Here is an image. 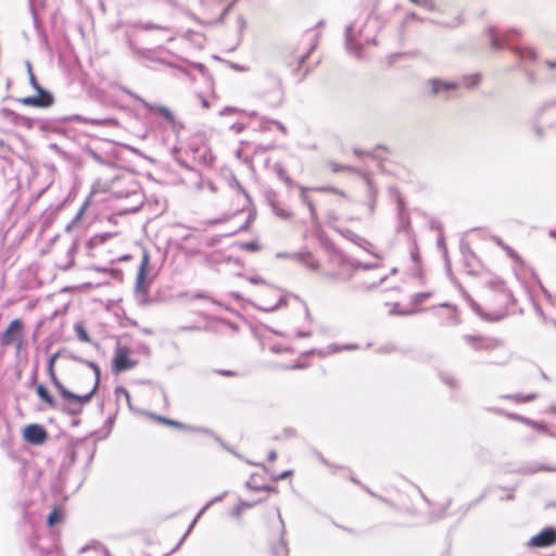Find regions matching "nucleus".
Masks as SVG:
<instances>
[{"label":"nucleus","instance_id":"nucleus-57","mask_svg":"<svg viewBox=\"0 0 556 556\" xmlns=\"http://www.w3.org/2000/svg\"><path fill=\"white\" fill-rule=\"evenodd\" d=\"M277 257H290V258H292V260H293L292 254H288V253H278V254H277Z\"/></svg>","mask_w":556,"mask_h":556},{"label":"nucleus","instance_id":"nucleus-31","mask_svg":"<svg viewBox=\"0 0 556 556\" xmlns=\"http://www.w3.org/2000/svg\"><path fill=\"white\" fill-rule=\"evenodd\" d=\"M60 519V515H59V511L56 509H53L49 516H48V519H47V522L49 526H54Z\"/></svg>","mask_w":556,"mask_h":556},{"label":"nucleus","instance_id":"nucleus-42","mask_svg":"<svg viewBox=\"0 0 556 556\" xmlns=\"http://www.w3.org/2000/svg\"><path fill=\"white\" fill-rule=\"evenodd\" d=\"M244 128L245 126L242 123H235L230 126V129L238 134L241 132Z\"/></svg>","mask_w":556,"mask_h":556},{"label":"nucleus","instance_id":"nucleus-34","mask_svg":"<svg viewBox=\"0 0 556 556\" xmlns=\"http://www.w3.org/2000/svg\"><path fill=\"white\" fill-rule=\"evenodd\" d=\"M533 131L536 136L538 139H541L543 138V135H544V130L543 128L539 125V116L536 117V121L534 122L533 124Z\"/></svg>","mask_w":556,"mask_h":556},{"label":"nucleus","instance_id":"nucleus-38","mask_svg":"<svg viewBox=\"0 0 556 556\" xmlns=\"http://www.w3.org/2000/svg\"><path fill=\"white\" fill-rule=\"evenodd\" d=\"M115 393L117 396L130 397L129 392L123 387H117Z\"/></svg>","mask_w":556,"mask_h":556},{"label":"nucleus","instance_id":"nucleus-16","mask_svg":"<svg viewBox=\"0 0 556 556\" xmlns=\"http://www.w3.org/2000/svg\"><path fill=\"white\" fill-rule=\"evenodd\" d=\"M36 393L41 401H43L49 407L55 408L56 402L53 396L50 395L47 388L43 384H38L36 388Z\"/></svg>","mask_w":556,"mask_h":556},{"label":"nucleus","instance_id":"nucleus-55","mask_svg":"<svg viewBox=\"0 0 556 556\" xmlns=\"http://www.w3.org/2000/svg\"><path fill=\"white\" fill-rule=\"evenodd\" d=\"M547 66L552 70H556V62H553V61H547L546 62Z\"/></svg>","mask_w":556,"mask_h":556},{"label":"nucleus","instance_id":"nucleus-53","mask_svg":"<svg viewBox=\"0 0 556 556\" xmlns=\"http://www.w3.org/2000/svg\"><path fill=\"white\" fill-rule=\"evenodd\" d=\"M276 458H277V453H276V451H274V450H273V451H270V452L268 453V459H269L270 462H274Z\"/></svg>","mask_w":556,"mask_h":556},{"label":"nucleus","instance_id":"nucleus-36","mask_svg":"<svg viewBox=\"0 0 556 556\" xmlns=\"http://www.w3.org/2000/svg\"><path fill=\"white\" fill-rule=\"evenodd\" d=\"M324 276H325V278H327L331 281H341L344 279L341 277L340 274H337V273H326V274H324Z\"/></svg>","mask_w":556,"mask_h":556},{"label":"nucleus","instance_id":"nucleus-49","mask_svg":"<svg viewBox=\"0 0 556 556\" xmlns=\"http://www.w3.org/2000/svg\"><path fill=\"white\" fill-rule=\"evenodd\" d=\"M315 455L320 463H323L326 466H330V464L327 462V459L319 452H316Z\"/></svg>","mask_w":556,"mask_h":556},{"label":"nucleus","instance_id":"nucleus-33","mask_svg":"<svg viewBox=\"0 0 556 556\" xmlns=\"http://www.w3.org/2000/svg\"><path fill=\"white\" fill-rule=\"evenodd\" d=\"M242 248L247 251L256 252L260 250V245L256 241H250L243 243Z\"/></svg>","mask_w":556,"mask_h":556},{"label":"nucleus","instance_id":"nucleus-48","mask_svg":"<svg viewBox=\"0 0 556 556\" xmlns=\"http://www.w3.org/2000/svg\"><path fill=\"white\" fill-rule=\"evenodd\" d=\"M504 250L507 252V254L511 257V258H517V254L515 253V251L509 248L508 245L504 247Z\"/></svg>","mask_w":556,"mask_h":556},{"label":"nucleus","instance_id":"nucleus-23","mask_svg":"<svg viewBox=\"0 0 556 556\" xmlns=\"http://www.w3.org/2000/svg\"><path fill=\"white\" fill-rule=\"evenodd\" d=\"M517 53L522 60H530L535 61L536 60V53L531 48H520L517 50Z\"/></svg>","mask_w":556,"mask_h":556},{"label":"nucleus","instance_id":"nucleus-9","mask_svg":"<svg viewBox=\"0 0 556 556\" xmlns=\"http://www.w3.org/2000/svg\"><path fill=\"white\" fill-rule=\"evenodd\" d=\"M24 439L31 444H42L47 439V432L42 426L31 424L25 427Z\"/></svg>","mask_w":556,"mask_h":556},{"label":"nucleus","instance_id":"nucleus-12","mask_svg":"<svg viewBox=\"0 0 556 556\" xmlns=\"http://www.w3.org/2000/svg\"><path fill=\"white\" fill-rule=\"evenodd\" d=\"M262 84L268 87V91L276 93L278 98L281 97V79L278 75L266 73L262 78Z\"/></svg>","mask_w":556,"mask_h":556},{"label":"nucleus","instance_id":"nucleus-62","mask_svg":"<svg viewBox=\"0 0 556 556\" xmlns=\"http://www.w3.org/2000/svg\"><path fill=\"white\" fill-rule=\"evenodd\" d=\"M207 187H208V189H210L212 192H215V191H216V188H215V186H214V184H213V182H207Z\"/></svg>","mask_w":556,"mask_h":556},{"label":"nucleus","instance_id":"nucleus-51","mask_svg":"<svg viewBox=\"0 0 556 556\" xmlns=\"http://www.w3.org/2000/svg\"><path fill=\"white\" fill-rule=\"evenodd\" d=\"M86 205H87V204H85V205L80 208V211L77 213L76 217L74 218L73 223H76V222H78V220L80 219V217L83 216L84 211H85V208H86Z\"/></svg>","mask_w":556,"mask_h":556},{"label":"nucleus","instance_id":"nucleus-63","mask_svg":"<svg viewBox=\"0 0 556 556\" xmlns=\"http://www.w3.org/2000/svg\"><path fill=\"white\" fill-rule=\"evenodd\" d=\"M496 243L502 247L504 249V247H506V244H504V242L500 239V238H496Z\"/></svg>","mask_w":556,"mask_h":556},{"label":"nucleus","instance_id":"nucleus-15","mask_svg":"<svg viewBox=\"0 0 556 556\" xmlns=\"http://www.w3.org/2000/svg\"><path fill=\"white\" fill-rule=\"evenodd\" d=\"M296 187L301 191V194H300L301 201L308 207L312 220L316 222L317 220L316 208H315V205L312 202V200L306 195L307 188L300 186V185H296Z\"/></svg>","mask_w":556,"mask_h":556},{"label":"nucleus","instance_id":"nucleus-29","mask_svg":"<svg viewBox=\"0 0 556 556\" xmlns=\"http://www.w3.org/2000/svg\"><path fill=\"white\" fill-rule=\"evenodd\" d=\"M412 3L421 7L428 11H433L435 5L432 0H409Z\"/></svg>","mask_w":556,"mask_h":556},{"label":"nucleus","instance_id":"nucleus-24","mask_svg":"<svg viewBox=\"0 0 556 556\" xmlns=\"http://www.w3.org/2000/svg\"><path fill=\"white\" fill-rule=\"evenodd\" d=\"M440 378H441V380H442L446 386H448V387H450V388H452V389H455V388H457V387H458L457 379H456L453 375H451V374H448V372H441V374H440Z\"/></svg>","mask_w":556,"mask_h":556},{"label":"nucleus","instance_id":"nucleus-52","mask_svg":"<svg viewBox=\"0 0 556 556\" xmlns=\"http://www.w3.org/2000/svg\"><path fill=\"white\" fill-rule=\"evenodd\" d=\"M471 307L477 314L482 315L480 306L477 303L471 302Z\"/></svg>","mask_w":556,"mask_h":556},{"label":"nucleus","instance_id":"nucleus-4","mask_svg":"<svg viewBox=\"0 0 556 556\" xmlns=\"http://www.w3.org/2000/svg\"><path fill=\"white\" fill-rule=\"evenodd\" d=\"M22 330L23 323L20 319L12 320L4 332L1 334L0 343L2 345H10L14 342L17 343V350L22 345Z\"/></svg>","mask_w":556,"mask_h":556},{"label":"nucleus","instance_id":"nucleus-26","mask_svg":"<svg viewBox=\"0 0 556 556\" xmlns=\"http://www.w3.org/2000/svg\"><path fill=\"white\" fill-rule=\"evenodd\" d=\"M254 503H248L244 501H241L232 510V516L236 518H239L242 514V511L247 508L253 507Z\"/></svg>","mask_w":556,"mask_h":556},{"label":"nucleus","instance_id":"nucleus-59","mask_svg":"<svg viewBox=\"0 0 556 556\" xmlns=\"http://www.w3.org/2000/svg\"><path fill=\"white\" fill-rule=\"evenodd\" d=\"M219 374H222L224 376H232L233 375V372L230 370H222V371H219Z\"/></svg>","mask_w":556,"mask_h":556},{"label":"nucleus","instance_id":"nucleus-45","mask_svg":"<svg viewBox=\"0 0 556 556\" xmlns=\"http://www.w3.org/2000/svg\"><path fill=\"white\" fill-rule=\"evenodd\" d=\"M270 124L275 125L282 134H287L286 127L278 121H270Z\"/></svg>","mask_w":556,"mask_h":556},{"label":"nucleus","instance_id":"nucleus-40","mask_svg":"<svg viewBox=\"0 0 556 556\" xmlns=\"http://www.w3.org/2000/svg\"><path fill=\"white\" fill-rule=\"evenodd\" d=\"M275 553L278 555L287 553V547L283 541H280L279 545L275 548Z\"/></svg>","mask_w":556,"mask_h":556},{"label":"nucleus","instance_id":"nucleus-8","mask_svg":"<svg viewBox=\"0 0 556 556\" xmlns=\"http://www.w3.org/2000/svg\"><path fill=\"white\" fill-rule=\"evenodd\" d=\"M136 362L129 358V351L125 346L118 345L116 348L115 356L113 359V370L115 372H122L127 369L134 368Z\"/></svg>","mask_w":556,"mask_h":556},{"label":"nucleus","instance_id":"nucleus-21","mask_svg":"<svg viewBox=\"0 0 556 556\" xmlns=\"http://www.w3.org/2000/svg\"><path fill=\"white\" fill-rule=\"evenodd\" d=\"M223 500V495H219V496H216L214 497L213 500H211L208 503L205 504V506L198 513V515L195 516V518L193 519V521L191 522L188 531H187V534L191 531V529L194 527V525L197 523V521L199 520V518L204 514V511L211 506L213 505L214 503L216 502H219Z\"/></svg>","mask_w":556,"mask_h":556},{"label":"nucleus","instance_id":"nucleus-47","mask_svg":"<svg viewBox=\"0 0 556 556\" xmlns=\"http://www.w3.org/2000/svg\"><path fill=\"white\" fill-rule=\"evenodd\" d=\"M253 285L264 283L265 281L260 277H250L248 279Z\"/></svg>","mask_w":556,"mask_h":556},{"label":"nucleus","instance_id":"nucleus-28","mask_svg":"<svg viewBox=\"0 0 556 556\" xmlns=\"http://www.w3.org/2000/svg\"><path fill=\"white\" fill-rule=\"evenodd\" d=\"M329 167L330 169L333 172V173H338L340 170H349V172H352V173H355L356 172V168L352 167V166H349V165H341V164H338V163H334V162H330L329 163Z\"/></svg>","mask_w":556,"mask_h":556},{"label":"nucleus","instance_id":"nucleus-39","mask_svg":"<svg viewBox=\"0 0 556 556\" xmlns=\"http://www.w3.org/2000/svg\"><path fill=\"white\" fill-rule=\"evenodd\" d=\"M28 77H29V83H30L31 87L35 90H39V88H41V86L37 83L34 73H30V75H28Z\"/></svg>","mask_w":556,"mask_h":556},{"label":"nucleus","instance_id":"nucleus-18","mask_svg":"<svg viewBox=\"0 0 556 556\" xmlns=\"http://www.w3.org/2000/svg\"><path fill=\"white\" fill-rule=\"evenodd\" d=\"M341 266L342 268H351V269H371L374 267H376V265H371V264H364V263H361V262H356V261H342L341 263Z\"/></svg>","mask_w":556,"mask_h":556},{"label":"nucleus","instance_id":"nucleus-20","mask_svg":"<svg viewBox=\"0 0 556 556\" xmlns=\"http://www.w3.org/2000/svg\"><path fill=\"white\" fill-rule=\"evenodd\" d=\"M155 418H156L159 421H161V422H163V424H165V425L173 426V427H176V428H178V429H182V430H193V428H192V427H189V426H187V425H184V424H181V422H179V421H176V420H173V419H168V418H166V417L155 416Z\"/></svg>","mask_w":556,"mask_h":556},{"label":"nucleus","instance_id":"nucleus-64","mask_svg":"<svg viewBox=\"0 0 556 556\" xmlns=\"http://www.w3.org/2000/svg\"><path fill=\"white\" fill-rule=\"evenodd\" d=\"M202 105L204 108H208V101L206 99H202Z\"/></svg>","mask_w":556,"mask_h":556},{"label":"nucleus","instance_id":"nucleus-56","mask_svg":"<svg viewBox=\"0 0 556 556\" xmlns=\"http://www.w3.org/2000/svg\"><path fill=\"white\" fill-rule=\"evenodd\" d=\"M386 279H387V276H386V275H384V276H381V277L379 278L378 282H377V283H375L372 287H377V286L381 285Z\"/></svg>","mask_w":556,"mask_h":556},{"label":"nucleus","instance_id":"nucleus-43","mask_svg":"<svg viewBox=\"0 0 556 556\" xmlns=\"http://www.w3.org/2000/svg\"><path fill=\"white\" fill-rule=\"evenodd\" d=\"M292 475L291 470H285L281 473H279L277 477H275V480H283Z\"/></svg>","mask_w":556,"mask_h":556},{"label":"nucleus","instance_id":"nucleus-3","mask_svg":"<svg viewBox=\"0 0 556 556\" xmlns=\"http://www.w3.org/2000/svg\"><path fill=\"white\" fill-rule=\"evenodd\" d=\"M96 391L97 383L93 384L92 389L87 394L78 395L74 393L75 397L62 396L64 400L68 402V404L64 406L62 409L70 415L80 414L83 406L90 402Z\"/></svg>","mask_w":556,"mask_h":556},{"label":"nucleus","instance_id":"nucleus-17","mask_svg":"<svg viewBox=\"0 0 556 556\" xmlns=\"http://www.w3.org/2000/svg\"><path fill=\"white\" fill-rule=\"evenodd\" d=\"M274 170L277 177L282 180L288 187L294 186V181L287 174L283 165L281 163L274 164Z\"/></svg>","mask_w":556,"mask_h":556},{"label":"nucleus","instance_id":"nucleus-41","mask_svg":"<svg viewBox=\"0 0 556 556\" xmlns=\"http://www.w3.org/2000/svg\"><path fill=\"white\" fill-rule=\"evenodd\" d=\"M317 191H331V192H334L337 194H340V195H344L343 192L339 191L338 189L333 188V187H321V188H317L316 189Z\"/></svg>","mask_w":556,"mask_h":556},{"label":"nucleus","instance_id":"nucleus-1","mask_svg":"<svg viewBox=\"0 0 556 556\" xmlns=\"http://www.w3.org/2000/svg\"><path fill=\"white\" fill-rule=\"evenodd\" d=\"M463 339L473 351L486 352L489 354L486 362L490 364L505 365L510 361L509 350L498 339L471 334H466Z\"/></svg>","mask_w":556,"mask_h":556},{"label":"nucleus","instance_id":"nucleus-61","mask_svg":"<svg viewBox=\"0 0 556 556\" xmlns=\"http://www.w3.org/2000/svg\"><path fill=\"white\" fill-rule=\"evenodd\" d=\"M26 70H27V72H28V75H30V73H33L31 64H30V62H28V61L26 62Z\"/></svg>","mask_w":556,"mask_h":556},{"label":"nucleus","instance_id":"nucleus-30","mask_svg":"<svg viewBox=\"0 0 556 556\" xmlns=\"http://www.w3.org/2000/svg\"><path fill=\"white\" fill-rule=\"evenodd\" d=\"M490 40H491V45H492L493 49L498 50L502 48L501 40L494 33V29H492V28L490 29Z\"/></svg>","mask_w":556,"mask_h":556},{"label":"nucleus","instance_id":"nucleus-7","mask_svg":"<svg viewBox=\"0 0 556 556\" xmlns=\"http://www.w3.org/2000/svg\"><path fill=\"white\" fill-rule=\"evenodd\" d=\"M36 91V96L25 97L21 99V102L24 105L36 108H49L53 104L54 98L49 91L45 90L42 87Z\"/></svg>","mask_w":556,"mask_h":556},{"label":"nucleus","instance_id":"nucleus-37","mask_svg":"<svg viewBox=\"0 0 556 556\" xmlns=\"http://www.w3.org/2000/svg\"><path fill=\"white\" fill-rule=\"evenodd\" d=\"M479 79H480V75L479 74H475L471 77L466 78L467 86L468 87H475L478 84Z\"/></svg>","mask_w":556,"mask_h":556},{"label":"nucleus","instance_id":"nucleus-27","mask_svg":"<svg viewBox=\"0 0 556 556\" xmlns=\"http://www.w3.org/2000/svg\"><path fill=\"white\" fill-rule=\"evenodd\" d=\"M74 329H75L77 338L80 341H83V342H89L90 341V338H89L87 331L85 330V328L80 324H76Z\"/></svg>","mask_w":556,"mask_h":556},{"label":"nucleus","instance_id":"nucleus-5","mask_svg":"<svg viewBox=\"0 0 556 556\" xmlns=\"http://www.w3.org/2000/svg\"><path fill=\"white\" fill-rule=\"evenodd\" d=\"M556 544V528L546 527L538 534L533 535L528 545L530 547L544 548Z\"/></svg>","mask_w":556,"mask_h":556},{"label":"nucleus","instance_id":"nucleus-22","mask_svg":"<svg viewBox=\"0 0 556 556\" xmlns=\"http://www.w3.org/2000/svg\"><path fill=\"white\" fill-rule=\"evenodd\" d=\"M223 500V495H219V496H216L214 497L213 500H211L208 503L205 504V506L198 513V515L195 516V518L193 519V521L191 522L188 531H187V534L191 531V529L194 527V525L197 523V521L199 520V518L204 514V511L211 506L213 505L214 503L216 502H219Z\"/></svg>","mask_w":556,"mask_h":556},{"label":"nucleus","instance_id":"nucleus-25","mask_svg":"<svg viewBox=\"0 0 556 556\" xmlns=\"http://www.w3.org/2000/svg\"><path fill=\"white\" fill-rule=\"evenodd\" d=\"M514 418L523 421L525 424L531 426L532 428H534L536 430L547 432V429H546L545 425H543V424H539L536 421H533L531 419H528V418H525V417H520V416H514Z\"/></svg>","mask_w":556,"mask_h":556},{"label":"nucleus","instance_id":"nucleus-54","mask_svg":"<svg viewBox=\"0 0 556 556\" xmlns=\"http://www.w3.org/2000/svg\"><path fill=\"white\" fill-rule=\"evenodd\" d=\"M429 294L428 293H419L416 295V301L420 302L422 301L424 299L428 298Z\"/></svg>","mask_w":556,"mask_h":556},{"label":"nucleus","instance_id":"nucleus-35","mask_svg":"<svg viewBox=\"0 0 556 556\" xmlns=\"http://www.w3.org/2000/svg\"><path fill=\"white\" fill-rule=\"evenodd\" d=\"M506 397L507 399H515L517 401L521 400L523 402H530V401H532V400H534L536 397V394L532 393V394H529V395H527V396H525L522 399L518 394L517 395H507Z\"/></svg>","mask_w":556,"mask_h":556},{"label":"nucleus","instance_id":"nucleus-2","mask_svg":"<svg viewBox=\"0 0 556 556\" xmlns=\"http://www.w3.org/2000/svg\"><path fill=\"white\" fill-rule=\"evenodd\" d=\"M363 25L358 26L356 23L349 25L345 29V46L349 52L356 56H361L363 40H362Z\"/></svg>","mask_w":556,"mask_h":556},{"label":"nucleus","instance_id":"nucleus-10","mask_svg":"<svg viewBox=\"0 0 556 556\" xmlns=\"http://www.w3.org/2000/svg\"><path fill=\"white\" fill-rule=\"evenodd\" d=\"M60 352H56L53 354L49 361H48V375L50 377L51 382L54 384V387L59 390L60 394L62 396H68V397H75L74 393L67 390L61 381L58 379L55 371H54V364L56 359L60 357Z\"/></svg>","mask_w":556,"mask_h":556},{"label":"nucleus","instance_id":"nucleus-46","mask_svg":"<svg viewBox=\"0 0 556 556\" xmlns=\"http://www.w3.org/2000/svg\"><path fill=\"white\" fill-rule=\"evenodd\" d=\"M276 214L282 218H288L290 216V213L282 208L277 210Z\"/></svg>","mask_w":556,"mask_h":556},{"label":"nucleus","instance_id":"nucleus-19","mask_svg":"<svg viewBox=\"0 0 556 556\" xmlns=\"http://www.w3.org/2000/svg\"><path fill=\"white\" fill-rule=\"evenodd\" d=\"M328 351L327 352H319L320 355H327V354H330V353H337V352H340V351H349V350H356L357 349V345L355 344H346V345H337V344H331L329 345L328 348Z\"/></svg>","mask_w":556,"mask_h":556},{"label":"nucleus","instance_id":"nucleus-13","mask_svg":"<svg viewBox=\"0 0 556 556\" xmlns=\"http://www.w3.org/2000/svg\"><path fill=\"white\" fill-rule=\"evenodd\" d=\"M293 260L303 264L305 267L317 270L319 268V263L314 258L311 252L308 251H302L292 253Z\"/></svg>","mask_w":556,"mask_h":556},{"label":"nucleus","instance_id":"nucleus-44","mask_svg":"<svg viewBox=\"0 0 556 556\" xmlns=\"http://www.w3.org/2000/svg\"><path fill=\"white\" fill-rule=\"evenodd\" d=\"M238 112V110L236 108H232V106H226L224 108L222 111H220V115H226V114H230V113H236Z\"/></svg>","mask_w":556,"mask_h":556},{"label":"nucleus","instance_id":"nucleus-58","mask_svg":"<svg viewBox=\"0 0 556 556\" xmlns=\"http://www.w3.org/2000/svg\"><path fill=\"white\" fill-rule=\"evenodd\" d=\"M353 152H354V154H355V155H357V156H361V155H364V154H365V152H364V151H362V150H359V149H354V150H353Z\"/></svg>","mask_w":556,"mask_h":556},{"label":"nucleus","instance_id":"nucleus-50","mask_svg":"<svg viewBox=\"0 0 556 556\" xmlns=\"http://www.w3.org/2000/svg\"><path fill=\"white\" fill-rule=\"evenodd\" d=\"M253 220V216L250 215L248 220L239 228V230H245L249 228L250 224L252 223Z\"/></svg>","mask_w":556,"mask_h":556},{"label":"nucleus","instance_id":"nucleus-60","mask_svg":"<svg viewBox=\"0 0 556 556\" xmlns=\"http://www.w3.org/2000/svg\"><path fill=\"white\" fill-rule=\"evenodd\" d=\"M26 70H27V72H28V75H30V73H33L31 64H30V62H28V61L26 62Z\"/></svg>","mask_w":556,"mask_h":556},{"label":"nucleus","instance_id":"nucleus-6","mask_svg":"<svg viewBox=\"0 0 556 556\" xmlns=\"http://www.w3.org/2000/svg\"><path fill=\"white\" fill-rule=\"evenodd\" d=\"M432 96H441L447 98L450 92L459 88V84L455 81H447L439 78H432L427 81Z\"/></svg>","mask_w":556,"mask_h":556},{"label":"nucleus","instance_id":"nucleus-14","mask_svg":"<svg viewBox=\"0 0 556 556\" xmlns=\"http://www.w3.org/2000/svg\"><path fill=\"white\" fill-rule=\"evenodd\" d=\"M137 99L142 103V105L153 112V113H157L160 114L161 116H163L166 121L168 122H173L174 121V115L173 113L170 112V110L164 105H155V104H151L149 102H147L146 100L141 99L140 97H137Z\"/></svg>","mask_w":556,"mask_h":556},{"label":"nucleus","instance_id":"nucleus-32","mask_svg":"<svg viewBox=\"0 0 556 556\" xmlns=\"http://www.w3.org/2000/svg\"><path fill=\"white\" fill-rule=\"evenodd\" d=\"M85 364H87L88 366H90L92 368V370L94 371V375H96V381L94 383H97V386L99 384V379H100V368L99 366L93 363V362H89V361H83Z\"/></svg>","mask_w":556,"mask_h":556},{"label":"nucleus","instance_id":"nucleus-11","mask_svg":"<svg viewBox=\"0 0 556 556\" xmlns=\"http://www.w3.org/2000/svg\"><path fill=\"white\" fill-rule=\"evenodd\" d=\"M149 262H150V258H149V255L148 254H144L142 260H141V263H140V266H139V269H138V274H137V278H136V292L137 293H142V294H146L147 291H148V288H149V283L147 281V270H148V267H149Z\"/></svg>","mask_w":556,"mask_h":556}]
</instances>
